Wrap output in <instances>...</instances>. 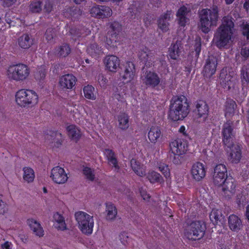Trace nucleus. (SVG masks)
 Segmentation results:
<instances>
[{"label": "nucleus", "mask_w": 249, "mask_h": 249, "mask_svg": "<svg viewBox=\"0 0 249 249\" xmlns=\"http://www.w3.org/2000/svg\"><path fill=\"white\" fill-rule=\"evenodd\" d=\"M213 183L221 187L226 196H231L235 188L234 180L231 177H228L226 166L223 164L216 165L213 174Z\"/></svg>", "instance_id": "f257e3e1"}, {"label": "nucleus", "mask_w": 249, "mask_h": 249, "mask_svg": "<svg viewBox=\"0 0 249 249\" xmlns=\"http://www.w3.org/2000/svg\"><path fill=\"white\" fill-rule=\"evenodd\" d=\"M234 24L230 17H225L222 20V24L218 28L214 37L216 46L224 47L231 44Z\"/></svg>", "instance_id": "f03ea898"}, {"label": "nucleus", "mask_w": 249, "mask_h": 249, "mask_svg": "<svg viewBox=\"0 0 249 249\" xmlns=\"http://www.w3.org/2000/svg\"><path fill=\"white\" fill-rule=\"evenodd\" d=\"M189 111V104L185 96H177L172 99L168 114L170 119L173 121L182 120Z\"/></svg>", "instance_id": "7ed1b4c3"}, {"label": "nucleus", "mask_w": 249, "mask_h": 249, "mask_svg": "<svg viewBox=\"0 0 249 249\" xmlns=\"http://www.w3.org/2000/svg\"><path fill=\"white\" fill-rule=\"evenodd\" d=\"M199 29L204 33L209 32L212 27L217 25L218 10L216 6L211 9H203L199 14Z\"/></svg>", "instance_id": "20e7f679"}, {"label": "nucleus", "mask_w": 249, "mask_h": 249, "mask_svg": "<svg viewBox=\"0 0 249 249\" xmlns=\"http://www.w3.org/2000/svg\"><path fill=\"white\" fill-rule=\"evenodd\" d=\"M38 94L32 89H20L15 94L16 103L22 107H33L38 103Z\"/></svg>", "instance_id": "39448f33"}, {"label": "nucleus", "mask_w": 249, "mask_h": 249, "mask_svg": "<svg viewBox=\"0 0 249 249\" xmlns=\"http://www.w3.org/2000/svg\"><path fill=\"white\" fill-rule=\"evenodd\" d=\"M29 74V68L23 64L10 65L7 68L6 72V75L9 80L16 82L25 81L28 78Z\"/></svg>", "instance_id": "423d86ee"}, {"label": "nucleus", "mask_w": 249, "mask_h": 249, "mask_svg": "<svg viewBox=\"0 0 249 249\" xmlns=\"http://www.w3.org/2000/svg\"><path fill=\"white\" fill-rule=\"evenodd\" d=\"M74 217L78 227L83 233L90 235L92 233L94 225L92 216L86 212L78 211L75 213Z\"/></svg>", "instance_id": "0eeeda50"}, {"label": "nucleus", "mask_w": 249, "mask_h": 249, "mask_svg": "<svg viewBox=\"0 0 249 249\" xmlns=\"http://www.w3.org/2000/svg\"><path fill=\"white\" fill-rule=\"evenodd\" d=\"M205 226L203 223L196 221L192 223L185 232V236L189 240H196L201 238L205 232Z\"/></svg>", "instance_id": "6e6552de"}, {"label": "nucleus", "mask_w": 249, "mask_h": 249, "mask_svg": "<svg viewBox=\"0 0 249 249\" xmlns=\"http://www.w3.org/2000/svg\"><path fill=\"white\" fill-rule=\"evenodd\" d=\"M124 71L120 73V78L124 83H133L136 77V69L134 63L127 62L124 65Z\"/></svg>", "instance_id": "1a4fd4ad"}, {"label": "nucleus", "mask_w": 249, "mask_h": 249, "mask_svg": "<svg viewBox=\"0 0 249 249\" xmlns=\"http://www.w3.org/2000/svg\"><path fill=\"white\" fill-rule=\"evenodd\" d=\"M228 160L232 163H238L242 158L241 148L238 144L231 143L226 145Z\"/></svg>", "instance_id": "9d476101"}, {"label": "nucleus", "mask_w": 249, "mask_h": 249, "mask_svg": "<svg viewBox=\"0 0 249 249\" xmlns=\"http://www.w3.org/2000/svg\"><path fill=\"white\" fill-rule=\"evenodd\" d=\"M110 30L107 37V44L110 47L116 46V42L118 40V33L122 29L121 24L116 21L113 22L110 26Z\"/></svg>", "instance_id": "9b49d317"}, {"label": "nucleus", "mask_w": 249, "mask_h": 249, "mask_svg": "<svg viewBox=\"0 0 249 249\" xmlns=\"http://www.w3.org/2000/svg\"><path fill=\"white\" fill-rule=\"evenodd\" d=\"M50 178L54 183L59 184L66 183L69 178L64 169L58 166L51 170Z\"/></svg>", "instance_id": "f8f14e48"}, {"label": "nucleus", "mask_w": 249, "mask_h": 249, "mask_svg": "<svg viewBox=\"0 0 249 249\" xmlns=\"http://www.w3.org/2000/svg\"><path fill=\"white\" fill-rule=\"evenodd\" d=\"M221 84L226 89L233 87L236 83V76L233 72L227 73L226 70H222L220 75Z\"/></svg>", "instance_id": "ddd939ff"}, {"label": "nucleus", "mask_w": 249, "mask_h": 249, "mask_svg": "<svg viewBox=\"0 0 249 249\" xmlns=\"http://www.w3.org/2000/svg\"><path fill=\"white\" fill-rule=\"evenodd\" d=\"M206 168L205 165L200 162H196L192 166L191 174L192 178L196 181H200L206 176Z\"/></svg>", "instance_id": "4468645a"}, {"label": "nucleus", "mask_w": 249, "mask_h": 249, "mask_svg": "<svg viewBox=\"0 0 249 249\" xmlns=\"http://www.w3.org/2000/svg\"><path fill=\"white\" fill-rule=\"evenodd\" d=\"M196 109L195 113L196 119L199 123L205 122L208 116L209 107L206 102L203 101H199L196 106Z\"/></svg>", "instance_id": "2eb2a0df"}, {"label": "nucleus", "mask_w": 249, "mask_h": 249, "mask_svg": "<svg viewBox=\"0 0 249 249\" xmlns=\"http://www.w3.org/2000/svg\"><path fill=\"white\" fill-rule=\"evenodd\" d=\"M141 79L143 84L148 87H155L160 82L158 75L153 71H146L143 73Z\"/></svg>", "instance_id": "dca6fc26"}, {"label": "nucleus", "mask_w": 249, "mask_h": 249, "mask_svg": "<svg viewBox=\"0 0 249 249\" xmlns=\"http://www.w3.org/2000/svg\"><path fill=\"white\" fill-rule=\"evenodd\" d=\"M170 148L172 153L178 156L185 154L188 150L186 143L180 139L172 141L170 143Z\"/></svg>", "instance_id": "f3484780"}, {"label": "nucleus", "mask_w": 249, "mask_h": 249, "mask_svg": "<svg viewBox=\"0 0 249 249\" xmlns=\"http://www.w3.org/2000/svg\"><path fill=\"white\" fill-rule=\"evenodd\" d=\"M138 56L139 59L147 65L152 64L155 59V52L145 47L140 50Z\"/></svg>", "instance_id": "a211bd4d"}, {"label": "nucleus", "mask_w": 249, "mask_h": 249, "mask_svg": "<svg viewBox=\"0 0 249 249\" xmlns=\"http://www.w3.org/2000/svg\"><path fill=\"white\" fill-rule=\"evenodd\" d=\"M90 13L92 17L105 18L111 16L112 12L108 6L95 5L91 8Z\"/></svg>", "instance_id": "6ab92c4d"}, {"label": "nucleus", "mask_w": 249, "mask_h": 249, "mask_svg": "<svg viewBox=\"0 0 249 249\" xmlns=\"http://www.w3.org/2000/svg\"><path fill=\"white\" fill-rule=\"evenodd\" d=\"M76 78L71 74H67L59 78V84L63 89H71L75 86Z\"/></svg>", "instance_id": "aec40b11"}, {"label": "nucleus", "mask_w": 249, "mask_h": 249, "mask_svg": "<svg viewBox=\"0 0 249 249\" xmlns=\"http://www.w3.org/2000/svg\"><path fill=\"white\" fill-rule=\"evenodd\" d=\"M217 60L216 57L210 56L206 60L204 67L203 73L206 77H210L216 71Z\"/></svg>", "instance_id": "412c9836"}, {"label": "nucleus", "mask_w": 249, "mask_h": 249, "mask_svg": "<svg viewBox=\"0 0 249 249\" xmlns=\"http://www.w3.org/2000/svg\"><path fill=\"white\" fill-rule=\"evenodd\" d=\"M27 224L32 233L36 236L42 237L44 231L40 223L36 219L30 218L27 220Z\"/></svg>", "instance_id": "4be33fe9"}, {"label": "nucleus", "mask_w": 249, "mask_h": 249, "mask_svg": "<svg viewBox=\"0 0 249 249\" xmlns=\"http://www.w3.org/2000/svg\"><path fill=\"white\" fill-rule=\"evenodd\" d=\"M107 69L112 72H116L120 66V60L115 55H108L104 59Z\"/></svg>", "instance_id": "5701e85b"}, {"label": "nucleus", "mask_w": 249, "mask_h": 249, "mask_svg": "<svg viewBox=\"0 0 249 249\" xmlns=\"http://www.w3.org/2000/svg\"><path fill=\"white\" fill-rule=\"evenodd\" d=\"M62 14L65 18L74 21L79 18L82 12L77 7L66 6Z\"/></svg>", "instance_id": "b1692460"}, {"label": "nucleus", "mask_w": 249, "mask_h": 249, "mask_svg": "<svg viewBox=\"0 0 249 249\" xmlns=\"http://www.w3.org/2000/svg\"><path fill=\"white\" fill-rule=\"evenodd\" d=\"M172 18L170 11H167L161 15L158 21V28L162 32H166L169 29V21Z\"/></svg>", "instance_id": "393cba45"}, {"label": "nucleus", "mask_w": 249, "mask_h": 249, "mask_svg": "<svg viewBox=\"0 0 249 249\" xmlns=\"http://www.w3.org/2000/svg\"><path fill=\"white\" fill-rule=\"evenodd\" d=\"M222 134L223 136V141L225 145L233 143L232 138L233 133L232 123L231 122L228 121L224 124Z\"/></svg>", "instance_id": "a878e982"}, {"label": "nucleus", "mask_w": 249, "mask_h": 249, "mask_svg": "<svg viewBox=\"0 0 249 249\" xmlns=\"http://www.w3.org/2000/svg\"><path fill=\"white\" fill-rule=\"evenodd\" d=\"M148 138L152 143H156L162 137L160 128L157 125L152 126L148 131Z\"/></svg>", "instance_id": "bb28decb"}, {"label": "nucleus", "mask_w": 249, "mask_h": 249, "mask_svg": "<svg viewBox=\"0 0 249 249\" xmlns=\"http://www.w3.org/2000/svg\"><path fill=\"white\" fill-rule=\"evenodd\" d=\"M68 136L73 141H78L82 136L80 129L74 124H69L66 127Z\"/></svg>", "instance_id": "cd10ccee"}, {"label": "nucleus", "mask_w": 249, "mask_h": 249, "mask_svg": "<svg viewBox=\"0 0 249 249\" xmlns=\"http://www.w3.org/2000/svg\"><path fill=\"white\" fill-rule=\"evenodd\" d=\"M52 221L53 222V226L57 230L64 231L67 229L64 218L59 213H53Z\"/></svg>", "instance_id": "c85d7f7f"}, {"label": "nucleus", "mask_w": 249, "mask_h": 249, "mask_svg": "<svg viewBox=\"0 0 249 249\" xmlns=\"http://www.w3.org/2000/svg\"><path fill=\"white\" fill-rule=\"evenodd\" d=\"M228 225L230 229L234 231H238L242 228V223L240 218L236 215L231 214L228 219Z\"/></svg>", "instance_id": "c756f323"}, {"label": "nucleus", "mask_w": 249, "mask_h": 249, "mask_svg": "<svg viewBox=\"0 0 249 249\" xmlns=\"http://www.w3.org/2000/svg\"><path fill=\"white\" fill-rule=\"evenodd\" d=\"M182 47L180 43L177 42L172 44L169 49L168 55L174 60H177L179 58L182 53Z\"/></svg>", "instance_id": "7c9ffc66"}, {"label": "nucleus", "mask_w": 249, "mask_h": 249, "mask_svg": "<svg viewBox=\"0 0 249 249\" xmlns=\"http://www.w3.org/2000/svg\"><path fill=\"white\" fill-rule=\"evenodd\" d=\"M190 10L185 6L181 7L177 13V17L180 26L184 27L188 22L186 16Z\"/></svg>", "instance_id": "2f4dec72"}, {"label": "nucleus", "mask_w": 249, "mask_h": 249, "mask_svg": "<svg viewBox=\"0 0 249 249\" xmlns=\"http://www.w3.org/2000/svg\"><path fill=\"white\" fill-rule=\"evenodd\" d=\"M46 139L50 143H53V146L55 147L61 145L63 140L62 134L58 131L51 132L50 135H47Z\"/></svg>", "instance_id": "473e14b6"}, {"label": "nucleus", "mask_w": 249, "mask_h": 249, "mask_svg": "<svg viewBox=\"0 0 249 249\" xmlns=\"http://www.w3.org/2000/svg\"><path fill=\"white\" fill-rule=\"evenodd\" d=\"M118 127L122 130H126L129 126L128 115L125 113H121L117 116Z\"/></svg>", "instance_id": "72a5a7b5"}, {"label": "nucleus", "mask_w": 249, "mask_h": 249, "mask_svg": "<svg viewBox=\"0 0 249 249\" xmlns=\"http://www.w3.org/2000/svg\"><path fill=\"white\" fill-rule=\"evenodd\" d=\"M18 44L22 49H27L33 45V39L29 35L25 34L18 38Z\"/></svg>", "instance_id": "f704fd0d"}, {"label": "nucleus", "mask_w": 249, "mask_h": 249, "mask_svg": "<svg viewBox=\"0 0 249 249\" xmlns=\"http://www.w3.org/2000/svg\"><path fill=\"white\" fill-rule=\"evenodd\" d=\"M130 166L133 171L138 176L143 177L145 176V168L136 159H132L130 160Z\"/></svg>", "instance_id": "c9c22d12"}, {"label": "nucleus", "mask_w": 249, "mask_h": 249, "mask_svg": "<svg viewBox=\"0 0 249 249\" xmlns=\"http://www.w3.org/2000/svg\"><path fill=\"white\" fill-rule=\"evenodd\" d=\"M22 178L24 182H33L35 178V173L33 169L30 167H24L22 169Z\"/></svg>", "instance_id": "e433bc0d"}, {"label": "nucleus", "mask_w": 249, "mask_h": 249, "mask_svg": "<svg viewBox=\"0 0 249 249\" xmlns=\"http://www.w3.org/2000/svg\"><path fill=\"white\" fill-rule=\"evenodd\" d=\"M146 178L151 183H163L164 180L162 176L158 172L154 171H150L146 175Z\"/></svg>", "instance_id": "4c0bfd02"}, {"label": "nucleus", "mask_w": 249, "mask_h": 249, "mask_svg": "<svg viewBox=\"0 0 249 249\" xmlns=\"http://www.w3.org/2000/svg\"><path fill=\"white\" fill-rule=\"evenodd\" d=\"M104 154L107 158L109 164L114 167L116 170H118L119 166L113 151L110 149H106L104 151Z\"/></svg>", "instance_id": "58836bf2"}, {"label": "nucleus", "mask_w": 249, "mask_h": 249, "mask_svg": "<svg viewBox=\"0 0 249 249\" xmlns=\"http://www.w3.org/2000/svg\"><path fill=\"white\" fill-rule=\"evenodd\" d=\"M106 213V218L107 220H114L117 213V210L115 206L111 203L107 204Z\"/></svg>", "instance_id": "ea45409f"}, {"label": "nucleus", "mask_w": 249, "mask_h": 249, "mask_svg": "<svg viewBox=\"0 0 249 249\" xmlns=\"http://www.w3.org/2000/svg\"><path fill=\"white\" fill-rule=\"evenodd\" d=\"M87 52L95 58H98L103 53L101 47H99L96 43H93L89 46L87 48Z\"/></svg>", "instance_id": "a19ab883"}, {"label": "nucleus", "mask_w": 249, "mask_h": 249, "mask_svg": "<svg viewBox=\"0 0 249 249\" xmlns=\"http://www.w3.org/2000/svg\"><path fill=\"white\" fill-rule=\"evenodd\" d=\"M157 168L160 171L167 181H169L171 180L170 171L167 165L163 162H159L157 165Z\"/></svg>", "instance_id": "79ce46f5"}, {"label": "nucleus", "mask_w": 249, "mask_h": 249, "mask_svg": "<svg viewBox=\"0 0 249 249\" xmlns=\"http://www.w3.org/2000/svg\"><path fill=\"white\" fill-rule=\"evenodd\" d=\"M83 93L86 98L94 100L96 99V94L95 93V89L90 85H87L83 88Z\"/></svg>", "instance_id": "37998d69"}, {"label": "nucleus", "mask_w": 249, "mask_h": 249, "mask_svg": "<svg viewBox=\"0 0 249 249\" xmlns=\"http://www.w3.org/2000/svg\"><path fill=\"white\" fill-rule=\"evenodd\" d=\"M222 218L221 211L217 209H213L210 214L211 221L214 224H217Z\"/></svg>", "instance_id": "c03bdc74"}, {"label": "nucleus", "mask_w": 249, "mask_h": 249, "mask_svg": "<svg viewBox=\"0 0 249 249\" xmlns=\"http://www.w3.org/2000/svg\"><path fill=\"white\" fill-rule=\"evenodd\" d=\"M42 7V2L40 0H35L30 2L29 10L32 13H38L41 11Z\"/></svg>", "instance_id": "a18cd8bd"}, {"label": "nucleus", "mask_w": 249, "mask_h": 249, "mask_svg": "<svg viewBox=\"0 0 249 249\" xmlns=\"http://www.w3.org/2000/svg\"><path fill=\"white\" fill-rule=\"evenodd\" d=\"M235 107L236 104L233 101H230L226 103L225 112V116L227 118H230L234 114Z\"/></svg>", "instance_id": "49530a36"}, {"label": "nucleus", "mask_w": 249, "mask_h": 249, "mask_svg": "<svg viewBox=\"0 0 249 249\" xmlns=\"http://www.w3.org/2000/svg\"><path fill=\"white\" fill-rule=\"evenodd\" d=\"M46 68L45 66H42L39 67L35 72V79L38 81L44 80L46 77Z\"/></svg>", "instance_id": "de8ad7c7"}, {"label": "nucleus", "mask_w": 249, "mask_h": 249, "mask_svg": "<svg viewBox=\"0 0 249 249\" xmlns=\"http://www.w3.org/2000/svg\"><path fill=\"white\" fill-rule=\"evenodd\" d=\"M83 172L87 179L93 181L95 178L94 171L90 168L88 167H84Z\"/></svg>", "instance_id": "09e8293b"}, {"label": "nucleus", "mask_w": 249, "mask_h": 249, "mask_svg": "<svg viewBox=\"0 0 249 249\" xmlns=\"http://www.w3.org/2000/svg\"><path fill=\"white\" fill-rule=\"evenodd\" d=\"M57 54L60 56L65 57L71 52V49L67 44L61 46L57 50Z\"/></svg>", "instance_id": "8fccbe9b"}, {"label": "nucleus", "mask_w": 249, "mask_h": 249, "mask_svg": "<svg viewBox=\"0 0 249 249\" xmlns=\"http://www.w3.org/2000/svg\"><path fill=\"white\" fill-rule=\"evenodd\" d=\"M201 38L199 37L196 38L195 44L194 45V49L195 51V56L198 57L201 51Z\"/></svg>", "instance_id": "3c124183"}, {"label": "nucleus", "mask_w": 249, "mask_h": 249, "mask_svg": "<svg viewBox=\"0 0 249 249\" xmlns=\"http://www.w3.org/2000/svg\"><path fill=\"white\" fill-rule=\"evenodd\" d=\"M98 82L102 88H106L107 83V79L102 74H99L97 77Z\"/></svg>", "instance_id": "603ef678"}, {"label": "nucleus", "mask_w": 249, "mask_h": 249, "mask_svg": "<svg viewBox=\"0 0 249 249\" xmlns=\"http://www.w3.org/2000/svg\"><path fill=\"white\" fill-rule=\"evenodd\" d=\"M8 209L6 204L1 199H0V215H4L7 213Z\"/></svg>", "instance_id": "864d4df0"}, {"label": "nucleus", "mask_w": 249, "mask_h": 249, "mask_svg": "<svg viewBox=\"0 0 249 249\" xmlns=\"http://www.w3.org/2000/svg\"><path fill=\"white\" fill-rule=\"evenodd\" d=\"M54 4L50 0H47L45 1L44 9L47 13H50L53 10Z\"/></svg>", "instance_id": "5fc2aeb1"}, {"label": "nucleus", "mask_w": 249, "mask_h": 249, "mask_svg": "<svg viewBox=\"0 0 249 249\" xmlns=\"http://www.w3.org/2000/svg\"><path fill=\"white\" fill-rule=\"evenodd\" d=\"M119 238L121 242L124 245H126L128 240V236L127 235L126 233L123 232L120 234Z\"/></svg>", "instance_id": "6e6d98bb"}, {"label": "nucleus", "mask_w": 249, "mask_h": 249, "mask_svg": "<svg viewBox=\"0 0 249 249\" xmlns=\"http://www.w3.org/2000/svg\"><path fill=\"white\" fill-rule=\"evenodd\" d=\"M243 35L249 39V24L246 23L243 25L242 28Z\"/></svg>", "instance_id": "4d7b16f0"}, {"label": "nucleus", "mask_w": 249, "mask_h": 249, "mask_svg": "<svg viewBox=\"0 0 249 249\" xmlns=\"http://www.w3.org/2000/svg\"><path fill=\"white\" fill-rule=\"evenodd\" d=\"M53 31L51 29H49L46 31L45 37L48 41H50L53 38Z\"/></svg>", "instance_id": "13d9d810"}, {"label": "nucleus", "mask_w": 249, "mask_h": 249, "mask_svg": "<svg viewBox=\"0 0 249 249\" xmlns=\"http://www.w3.org/2000/svg\"><path fill=\"white\" fill-rule=\"evenodd\" d=\"M241 54L245 59H246L249 55V49L247 47L242 48Z\"/></svg>", "instance_id": "bf43d9fd"}, {"label": "nucleus", "mask_w": 249, "mask_h": 249, "mask_svg": "<svg viewBox=\"0 0 249 249\" xmlns=\"http://www.w3.org/2000/svg\"><path fill=\"white\" fill-rule=\"evenodd\" d=\"M4 6L9 7L14 4L17 0H1Z\"/></svg>", "instance_id": "052dcab7"}, {"label": "nucleus", "mask_w": 249, "mask_h": 249, "mask_svg": "<svg viewBox=\"0 0 249 249\" xmlns=\"http://www.w3.org/2000/svg\"><path fill=\"white\" fill-rule=\"evenodd\" d=\"M13 245L11 242L8 241L5 242L1 246L2 249H12Z\"/></svg>", "instance_id": "680f3d73"}, {"label": "nucleus", "mask_w": 249, "mask_h": 249, "mask_svg": "<svg viewBox=\"0 0 249 249\" xmlns=\"http://www.w3.org/2000/svg\"><path fill=\"white\" fill-rule=\"evenodd\" d=\"M141 195L143 199L145 200H148L150 198L149 195L148 194L147 192L144 190L141 191Z\"/></svg>", "instance_id": "e2e57ef3"}, {"label": "nucleus", "mask_w": 249, "mask_h": 249, "mask_svg": "<svg viewBox=\"0 0 249 249\" xmlns=\"http://www.w3.org/2000/svg\"><path fill=\"white\" fill-rule=\"evenodd\" d=\"M178 131L180 133H182L184 135H186V128H185V127L184 125H181Z\"/></svg>", "instance_id": "0e129e2a"}, {"label": "nucleus", "mask_w": 249, "mask_h": 249, "mask_svg": "<svg viewBox=\"0 0 249 249\" xmlns=\"http://www.w3.org/2000/svg\"><path fill=\"white\" fill-rule=\"evenodd\" d=\"M246 216L248 220L249 221V205H248L246 208Z\"/></svg>", "instance_id": "69168bd1"}, {"label": "nucleus", "mask_w": 249, "mask_h": 249, "mask_svg": "<svg viewBox=\"0 0 249 249\" xmlns=\"http://www.w3.org/2000/svg\"><path fill=\"white\" fill-rule=\"evenodd\" d=\"M244 7L247 10L249 8V0H246V1L244 4Z\"/></svg>", "instance_id": "338daca9"}, {"label": "nucleus", "mask_w": 249, "mask_h": 249, "mask_svg": "<svg viewBox=\"0 0 249 249\" xmlns=\"http://www.w3.org/2000/svg\"><path fill=\"white\" fill-rule=\"evenodd\" d=\"M85 0H74V1L76 3V4H80L81 3L82 1H84Z\"/></svg>", "instance_id": "774afa93"}]
</instances>
